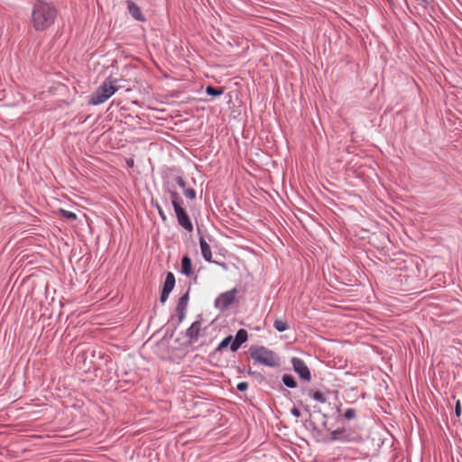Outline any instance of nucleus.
Segmentation results:
<instances>
[{"label": "nucleus", "mask_w": 462, "mask_h": 462, "mask_svg": "<svg viewBox=\"0 0 462 462\" xmlns=\"http://www.w3.org/2000/svg\"><path fill=\"white\" fill-rule=\"evenodd\" d=\"M57 13L51 2H37L32 12L33 28L36 31L46 30L54 23Z\"/></svg>", "instance_id": "obj_1"}, {"label": "nucleus", "mask_w": 462, "mask_h": 462, "mask_svg": "<svg viewBox=\"0 0 462 462\" xmlns=\"http://www.w3.org/2000/svg\"><path fill=\"white\" fill-rule=\"evenodd\" d=\"M250 356L255 362L268 367H278L281 365V358L274 351L263 346H254L250 347Z\"/></svg>", "instance_id": "obj_2"}, {"label": "nucleus", "mask_w": 462, "mask_h": 462, "mask_svg": "<svg viewBox=\"0 0 462 462\" xmlns=\"http://www.w3.org/2000/svg\"><path fill=\"white\" fill-rule=\"evenodd\" d=\"M117 79L108 77L102 84L89 96L88 104L98 106L105 103L110 97H112L117 90Z\"/></svg>", "instance_id": "obj_3"}, {"label": "nucleus", "mask_w": 462, "mask_h": 462, "mask_svg": "<svg viewBox=\"0 0 462 462\" xmlns=\"http://www.w3.org/2000/svg\"><path fill=\"white\" fill-rule=\"evenodd\" d=\"M293 371L299 375V377L307 383L311 381V373L306 363L300 357H292L291 359Z\"/></svg>", "instance_id": "obj_4"}, {"label": "nucleus", "mask_w": 462, "mask_h": 462, "mask_svg": "<svg viewBox=\"0 0 462 462\" xmlns=\"http://www.w3.org/2000/svg\"><path fill=\"white\" fill-rule=\"evenodd\" d=\"M237 290L233 288L230 291L221 293L215 300V307L220 311L226 310L235 301Z\"/></svg>", "instance_id": "obj_5"}, {"label": "nucleus", "mask_w": 462, "mask_h": 462, "mask_svg": "<svg viewBox=\"0 0 462 462\" xmlns=\"http://www.w3.org/2000/svg\"><path fill=\"white\" fill-rule=\"evenodd\" d=\"M189 291L183 294L181 297L179 298L175 311L178 317V320L176 324L173 326V330H176L178 326L184 320L187 313V308L189 303ZM174 332V331H172ZM172 334H171V337H172Z\"/></svg>", "instance_id": "obj_6"}, {"label": "nucleus", "mask_w": 462, "mask_h": 462, "mask_svg": "<svg viewBox=\"0 0 462 462\" xmlns=\"http://www.w3.org/2000/svg\"><path fill=\"white\" fill-rule=\"evenodd\" d=\"M433 2H403L405 7L412 14L424 16L429 8L434 11Z\"/></svg>", "instance_id": "obj_7"}, {"label": "nucleus", "mask_w": 462, "mask_h": 462, "mask_svg": "<svg viewBox=\"0 0 462 462\" xmlns=\"http://www.w3.org/2000/svg\"><path fill=\"white\" fill-rule=\"evenodd\" d=\"M174 212L178 220V224L188 232H192V222L183 207L174 208Z\"/></svg>", "instance_id": "obj_8"}, {"label": "nucleus", "mask_w": 462, "mask_h": 462, "mask_svg": "<svg viewBox=\"0 0 462 462\" xmlns=\"http://www.w3.org/2000/svg\"><path fill=\"white\" fill-rule=\"evenodd\" d=\"M163 190L165 193H168L170 195L171 205H172L173 208H176L178 207H182L183 199L179 195V193L176 191L174 186L171 185L169 180H164Z\"/></svg>", "instance_id": "obj_9"}, {"label": "nucleus", "mask_w": 462, "mask_h": 462, "mask_svg": "<svg viewBox=\"0 0 462 462\" xmlns=\"http://www.w3.org/2000/svg\"><path fill=\"white\" fill-rule=\"evenodd\" d=\"M201 330V320L194 321L190 327L186 330V337L189 338V344L196 343L199 337Z\"/></svg>", "instance_id": "obj_10"}, {"label": "nucleus", "mask_w": 462, "mask_h": 462, "mask_svg": "<svg viewBox=\"0 0 462 462\" xmlns=\"http://www.w3.org/2000/svg\"><path fill=\"white\" fill-rule=\"evenodd\" d=\"M248 339V333L245 329L240 328L236 334L235 338L232 340V344L230 346V349L232 352H236L238 350V348L247 341Z\"/></svg>", "instance_id": "obj_11"}, {"label": "nucleus", "mask_w": 462, "mask_h": 462, "mask_svg": "<svg viewBox=\"0 0 462 462\" xmlns=\"http://www.w3.org/2000/svg\"><path fill=\"white\" fill-rule=\"evenodd\" d=\"M199 246L202 257L208 263H216L212 259V253L209 245L207 243L203 236L199 237Z\"/></svg>", "instance_id": "obj_12"}, {"label": "nucleus", "mask_w": 462, "mask_h": 462, "mask_svg": "<svg viewBox=\"0 0 462 462\" xmlns=\"http://www.w3.org/2000/svg\"><path fill=\"white\" fill-rule=\"evenodd\" d=\"M329 441H336V440H341V441H350L349 434H346V429H337L336 430L331 431L330 438L328 439Z\"/></svg>", "instance_id": "obj_13"}, {"label": "nucleus", "mask_w": 462, "mask_h": 462, "mask_svg": "<svg viewBox=\"0 0 462 462\" xmlns=\"http://www.w3.org/2000/svg\"><path fill=\"white\" fill-rule=\"evenodd\" d=\"M128 10L130 14L137 21L143 22L145 21V17L143 14L140 7L135 4V2H128Z\"/></svg>", "instance_id": "obj_14"}, {"label": "nucleus", "mask_w": 462, "mask_h": 462, "mask_svg": "<svg viewBox=\"0 0 462 462\" xmlns=\"http://www.w3.org/2000/svg\"><path fill=\"white\" fill-rule=\"evenodd\" d=\"M181 273L186 276H190L193 273L192 262L188 254H185L181 258Z\"/></svg>", "instance_id": "obj_15"}, {"label": "nucleus", "mask_w": 462, "mask_h": 462, "mask_svg": "<svg viewBox=\"0 0 462 462\" xmlns=\"http://www.w3.org/2000/svg\"><path fill=\"white\" fill-rule=\"evenodd\" d=\"M175 286V276L172 273L169 272L166 274V278L162 286L163 290L172 291Z\"/></svg>", "instance_id": "obj_16"}, {"label": "nucleus", "mask_w": 462, "mask_h": 462, "mask_svg": "<svg viewBox=\"0 0 462 462\" xmlns=\"http://www.w3.org/2000/svg\"><path fill=\"white\" fill-rule=\"evenodd\" d=\"M282 383L290 388V389H294L297 387V382L295 380V378L293 377V375L290 374H284L282 376Z\"/></svg>", "instance_id": "obj_17"}, {"label": "nucleus", "mask_w": 462, "mask_h": 462, "mask_svg": "<svg viewBox=\"0 0 462 462\" xmlns=\"http://www.w3.org/2000/svg\"><path fill=\"white\" fill-rule=\"evenodd\" d=\"M308 395L320 403H325L327 402L325 393L320 391L309 390Z\"/></svg>", "instance_id": "obj_18"}, {"label": "nucleus", "mask_w": 462, "mask_h": 462, "mask_svg": "<svg viewBox=\"0 0 462 462\" xmlns=\"http://www.w3.org/2000/svg\"><path fill=\"white\" fill-rule=\"evenodd\" d=\"M206 93L208 95V96H212V97H218L220 95H222L224 93V88H216V87H213V86H208L206 88Z\"/></svg>", "instance_id": "obj_19"}, {"label": "nucleus", "mask_w": 462, "mask_h": 462, "mask_svg": "<svg viewBox=\"0 0 462 462\" xmlns=\"http://www.w3.org/2000/svg\"><path fill=\"white\" fill-rule=\"evenodd\" d=\"M273 327L279 332H283L289 328L287 322L282 319H275L273 322Z\"/></svg>", "instance_id": "obj_20"}, {"label": "nucleus", "mask_w": 462, "mask_h": 462, "mask_svg": "<svg viewBox=\"0 0 462 462\" xmlns=\"http://www.w3.org/2000/svg\"><path fill=\"white\" fill-rule=\"evenodd\" d=\"M233 340V337L231 335L226 337L221 342L220 344L218 345V346L217 347L216 351H220L224 348H226L229 345L231 346L232 344V341Z\"/></svg>", "instance_id": "obj_21"}, {"label": "nucleus", "mask_w": 462, "mask_h": 462, "mask_svg": "<svg viewBox=\"0 0 462 462\" xmlns=\"http://www.w3.org/2000/svg\"><path fill=\"white\" fill-rule=\"evenodd\" d=\"M152 205L156 208L160 217L163 222H165L167 220V217L161 205L157 201L154 202L153 200H152Z\"/></svg>", "instance_id": "obj_22"}, {"label": "nucleus", "mask_w": 462, "mask_h": 462, "mask_svg": "<svg viewBox=\"0 0 462 462\" xmlns=\"http://www.w3.org/2000/svg\"><path fill=\"white\" fill-rule=\"evenodd\" d=\"M60 214L62 217H64L68 220H76L77 215L74 212L68 211L65 209H60Z\"/></svg>", "instance_id": "obj_23"}, {"label": "nucleus", "mask_w": 462, "mask_h": 462, "mask_svg": "<svg viewBox=\"0 0 462 462\" xmlns=\"http://www.w3.org/2000/svg\"><path fill=\"white\" fill-rule=\"evenodd\" d=\"M184 196L189 199H196V191L192 188L184 189Z\"/></svg>", "instance_id": "obj_24"}, {"label": "nucleus", "mask_w": 462, "mask_h": 462, "mask_svg": "<svg viewBox=\"0 0 462 462\" xmlns=\"http://www.w3.org/2000/svg\"><path fill=\"white\" fill-rule=\"evenodd\" d=\"M356 410L349 408L344 412L343 417L346 420H352L356 417Z\"/></svg>", "instance_id": "obj_25"}, {"label": "nucleus", "mask_w": 462, "mask_h": 462, "mask_svg": "<svg viewBox=\"0 0 462 462\" xmlns=\"http://www.w3.org/2000/svg\"><path fill=\"white\" fill-rule=\"evenodd\" d=\"M173 180L177 183L178 186H180L181 189H186V182L184 179L180 175H177L173 178Z\"/></svg>", "instance_id": "obj_26"}, {"label": "nucleus", "mask_w": 462, "mask_h": 462, "mask_svg": "<svg viewBox=\"0 0 462 462\" xmlns=\"http://www.w3.org/2000/svg\"><path fill=\"white\" fill-rule=\"evenodd\" d=\"M171 291L162 290L161 296H160V301L163 304L169 298V295Z\"/></svg>", "instance_id": "obj_27"}, {"label": "nucleus", "mask_w": 462, "mask_h": 462, "mask_svg": "<svg viewBox=\"0 0 462 462\" xmlns=\"http://www.w3.org/2000/svg\"><path fill=\"white\" fill-rule=\"evenodd\" d=\"M236 389L239 392H245L248 389V383L247 382H240L236 385Z\"/></svg>", "instance_id": "obj_28"}, {"label": "nucleus", "mask_w": 462, "mask_h": 462, "mask_svg": "<svg viewBox=\"0 0 462 462\" xmlns=\"http://www.w3.org/2000/svg\"><path fill=\"white\" fill-rule=\"evenodd\" d=\"M455 413H456L457 417H459L461 414V405H460L459 401H457L456 403Z\"/></svg>", "instance_id": "obj_29"}, {"label": "nucleus", "mask_w": 462, "mask_h": 462, "mask_svg": "<svg viewBox=\"0 0 462 462\" xmlns=\"http://www.w3.org/2000/svg\"><path fill=\"white\" fill-rule=\"evenodd\" d=\"M291 413L296 417V418H299L300 417L301 413H300V411L296 408V407H293L291 410Z\"/></svg>", "instance_id": "obj_30"}, {"label": "nucleus", "mask_w": 462, "mask_h": 462, "mask_svg": "<svg viewBox=\"0 0 462 462\" xmlns=\"http://www.w3.org/2000/svg\"><path fill=\"white\" fill-rule=\"evenodd\" d=\"M127 165L132 167L134 165V160L133 159H129L127 161Z\"/></svg>", "instance_id": "obj_31"}, {"label": "nucleus", "mask_w": 462, "mask_h": 462, "mask_svg": "<svg viewBox=\"0 0 462 462\" xmlns=\"http://www.w3.org/2000/svg\"><path fill=\"white\" fill-rule=\"evenodd\" d=\"M389 4H390V5H391V6H393V9L395 7V6H394V2H393V1L389 2Z\"/></svg>", "instance_id": "obj_32"}, {"label": "nucleus", "mask_w": 462, "mask_h": 462, "mask_svg": "<svg viewBox=\"0 0 462 462\" xmlns=\"http://www.w3.org/2000/svg\"><path fill=\"white\" fill-rule=\"evenodd\" d=\"M337 411L339 413L341 411L340 408L337 407Z\"/></svg>", "instance_id": "obj_33"}]
</instances>
